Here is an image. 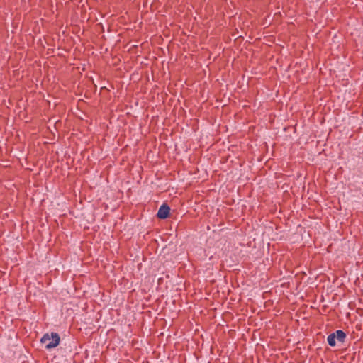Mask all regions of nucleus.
<instances>
[{"label":"nucleus","mask_w":363,"mask_h":363,"mask_svg":"<svg viewBox=\"0 0 363 363\" xmlns=\"http://www.w3.org/2000/svg\"><path fill=\"white\" fill-rule=\"evenodd\" d=\"M335 338L340 342H344L346 338V333L342 330H337L335 333Z\"/></svg>","instance_id":"3"},{"label":"nucleus","mask_w":363,"mask_h":363,"mask_svg":"<svg viewBox=\"0 0 363 363\" xmlns=\"http://www.w3.org/2000/svg\"><path fill=\"white\" fill-rule=\"evenodd\" d=\"M60 341V337L57 333H45L42 337L40 342L45 344V348L51 349L57 347Z\"/></svg>","instance_id":"1"},{"label":"nucleus","mask_w":363,"mask_h":363,"mask_svg":"<svg viewBox=\"0 0 363 363\" xmlns=\"http://www.w3.org/2000/svg\"><path fill=\"white\" fill-rule=\"evenodd\" d=\"M328 343L330 346L331 347H334L335 346V333H333L331 334H330L328 336Z\"/></svg>","instance_id":"4"},{"label":"nucleus","mask_w":363,"mask_h":363,"mask_svg":"<svg viewBox=\"0 0 363 363\" xmlns=\"http://www.w3.org/2000/svg\"><path fill=\"white\" fill-rule=\"evenodd\" d=\"M169 212H170L169 206L166 203H163L160 207L158 212L157 213V216L160 219H166L169 217Z\"/></svg>","instance_id":"2"}]
</instances>
